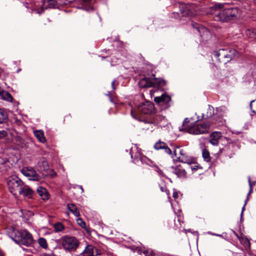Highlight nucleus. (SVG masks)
<instances>
[{
    "label": "nucleus",
    "mask_w": 256,
    "mask_h": 256,
    "mask_svg": "<svg viewBox=\"0 0 256 256\" xmlns=\"http://www.w3.org/2000/svg\"><path fill=\"white\" fill-rule=\"evenodd\" d=\"M208 14L216 21L227 22L240 17L241 11L237 8H224L222 4H217L210 7Z\"/></svg>",
    "instance_id": "nucleus-1"
},
{
    "label": "nucleus",
    "mask_w": 256,
    "mask_h": 256,
    "mask_svg": "<svg viewBox=\"0 0 256 256\" xmlns=\"http://www.w3.org/2000/svg\"><path fill=\"white\" fill-rule=\"evenodd\" d=\"M140 98L142 99V96L136 97L134 102L130 103L129 106L131 115L136 119H138L139 116L142 114H151L154 110V104L149 101L138 103Z\"/></svg>",
    "instance_id": "nucleus-2"
},
{
    "label": "nucleus",
    "mask_w": 256,
    "mask_h": 256,
    "mask_svg": "<svg viewBox=\"0 0 256 256\" xmlns=\"http://www.w3.org/2000/svg\"><path fill=\"white\" fill-rule=\"evenodd\" d=\"M6 232L10 238L20 245L29 246L34 242L32 234L26 230L19 231L14 227L10 226L6 228Z\"/></svg>",
    "instance_id": "nucleus-3"
},
{
    "label": "nucleus",
    "mask_w": 256,
    "mask_h": 256,
    "mask_svg": "<svg viewBox=\"0 0 256 256\" xmlns=\"http://www.w3.org/2000/svg\"><path fill=\"white\" fill-rule=\"evenodd\" d=\"M236 54V51L235 50L229 48H221L213 52V55L218 60L224 63L231 60Z\"/></svg>",
    "instance_id": "nucleus-4"
},
{
    "label": "nucleus",
    "mask_w": 256,
    "mask_h": 256,
    "mask_svg": "<svg viewBox=\"0 0 256 256\" xmlns=\"http://www.w3.org/2000/svg\"><path fill=\"white\" fill-rule=\"evenodd\" d=\"M174 152L176 157V160L188 164L194 162V159L189 155L186 148L177 146L174 149Z\"/></svg>",
    "instance_id": "nucleus-5"
},
{
    "label": "nucleus",
    "mask_w": 256,
    "mask_h": 256,
    "mask_svg": "<svg viewBox=\"0 0 256 256\" xmlns=\"http://www.w3.org/2000/svg\"><path fill=\"white\" fill-rule=\"evenodd\" d=\"M140 88H150L152 86H163L166 84L165 81L161 78H156L152 74V77H144L138 82Z\"/></svg>",
    "instance_id": "nucleus-6"
},
{
    "label": "nucleus",
    "mask_w": 256,
    "mask_h": 256,
    "mask_svg": "<svg viewBox=\"0 0 256 256\" xmlns=\"http://www.w3.org/2000/svg\"><path fill=\"white\" fill-rule=\"evenodd\" d=\"M186 131L190 134H202L208 132L210 124L206 123H196L190 124L186 128Z\"/></svg>",
    "instance_id": "nucleus-7"
},
{
    "label": "nucleus",
    "mask_w": 256,
    "mask_h": 256,
    "mask_svg": "<svg viewBox=\"0 0 256 256\" xmlns=\"http://www.w3.org/2000/svg\"><path fill=\"white\" fill-rule=\"evenodd\" d=\"M7 184L10 192L16 197L20 190H22V182L18 177H10L8 180Z\"/></svg>",
    "instance_id": "nucleus-8"
},
{
    "label": "nucleus",
    "mask_w": 256,
    "mask_h": 256,
    "mask_svg": "<svg viewBox=\"0 0 256 256\" xmlns=\"http://www.w3.org/2000/svg\"><path fill=\"white\" fill-rule=\"evenodd\" d=\"M62 244L63 248L68 251L75 250L79 245L78 240L74 237L70 236L64 237Z\"/></svg>",
    "instance_id": "nucleus-9"
},
{
    "label": "nucleus",
    "mask_w": 256,
    "mask_h": 256,
    "mask_svg": "<svg viewBox=\"0 0 256 256\" xmlns=\"http://www.w3.org/2000/svg\"><path fill=\"white\" fill-rule=\"evenodd\" d=\"M22 173L26 176L28 178L29 180H39L40 176L36 173V170L32 168H25L22 170Z\"/></svg>",
    "instance_id": "nucleus-10"
},
{
    "label": "nucleus",
    "mask_w": 256,
    "mask_h": 256,
    "mask_svg": "<svg viewBox=\"0 0 256 256\" xmlns=\"http://www.w3.org/2000/svg\"><path fill=\"white\" fill-rule=\"evenodd\" d=\"M170 100V97L165 94H162L160 96L155 97L154 98V100L156 102L164 106L165 108H168L170 106L169 102Z\"/></svg>",
    "instance_id": "nucleus-11"
},
{
    "label": "nucleus",
    "mask_w": 256,
    "mask_h": 256,
    "mask_svg": "<svg viewBox=\"0 0 256 256\" xmlns=\"http://www.w3.org/2000/svg\"><path fill=\"white\" fill-rule=\"evenodd\" d=\"M192 26L196 30L204 39L208 38L210 36V32L206 28L196 23L192 24Z\"/></svg>",
    "instance_id": "nucleus-12"
},
{
    "label": "nucleus",
    "mask_w": 256,
    "mask_h": 256,
    "mask_svg": "<svg viewBox=\"0 0 256 256\" xmlns=\"http://www.w3.org/2000/svg\"><path fill=\"white\" fill-rule=\"evenodd\" d=\"M98 250L92 245L87 246L83 252L80 254L81 256H96L98 255Z\"/></svg>",
    "instance_id": "nucleus-13"
},
{
    "label": "nucleus",
    "mask_w": 256,
    "mask_h": 256,
    "mask_svg": "<svg viewBox=\"0 0 256 256\" xmlns=\"http://www.w3.org/2000/svg\"><path fill=\"white\" fill-rule=\"evenodd\" d=\"M22 188V190H20L18 195L22 194L24 196L31 198L33 194L32 190L28 186L24 184H23Z\"/></svg>",
    "instance_id": "nucleus-14"
},
{
    "label": "nucleus",
    "mask_w": 256,
    "mask_h": 256,
    "mask_svg": "<svg viewBox=\"0 0 256 256\" xmlns=\"http://www.w3.org/2000/svg\"><path fill=\"white\" fill-rule=\"evenodd\" d=\"M154 148L156 150L164 149L166 153L168 154H172V150L168 146L167 144L164 142L160 140L155 144Z\"/></svg>",
    "instance_id": "nucleus-15"
},
{
    "label": "nucleus",
    "mask_w": 256,
    "mask_h": 256,
    "mask_svg": "<svg viewBox=\"0 0 256 256\" xmlns=\"http://www.w3.org/2000/svg\"><path fill=\"white\" fill-rule=\"evenodd\" d=\"M222 137V133L219 132H213L210 136V142L213 146L218 144V140Z\"/></svg>",
    "instance_id": "nucleus-16"
},
{
    "label": "nucleus",
    "mask_w": 256,
    "mask_h": 256,
    "mask_svg": "<svg viewBox=\"0 0 256 256\" xmlns=\"http://www.w3.org/2000/svg\"><path fill=\"white\" fill-rule=\"evenodd\" d=\"M173 172L179 178H184L186 174L185 170L180 166L174 168Z\"/></svg>",
    "instance_id": "nucleus-17"
},
{
    "label": "nucleus",
    "mask_w": 256,
    "mask_h": 256,
    "mask_svg": "<svg viewBox=\"0 0 256 256\" xmlns=\"http://www.w3.org/2000/svg\"><path fill=\"white\" fill-rule=\"evenodd\" d=\"M36 190L39 196L42 198V200H46L48 198L49 194L46 188L42 186H39L37 188Z\"/></svg>",
    "instance_id": "nucleus-18"
},
{
    "label": "nucleus",
    "mask_w": 256,
    "mask_h": 256,
    "mask_svg": "<svg viewBox=\"0 0 256 256\" xmlns=\"http://www.w3.org/2000/svg\"><path fill=\"white\" fill-rule=\"evenodd\" d=\"M0 96L3 100L8 102H12L13 98L12 95L7 91L2 90L0 88Z\"/></svg>",
    "instance_id": "nucleus-19"
},
{
    "label": "nucleus",
    "mask_w": 256,
    "mask_h": 256,
    "mask_svg": "<svg viewBox=\"0 0 256 256\" xmlns=\"http://www.w3.org/2000/svg\"><path fill=\"white\" fill-rule=\"evenodd\" d=\"M68 210L71 212L74 216L78 217L80 216V212L77 206L74 204H67Z\"/></svg>",
    "instance_id": "nucleus-20"
},
{
    "label": "nucleus",
    "mask_w": 256,
    "mask_h": 256,
    "mask_svg": "<svg viewBox=\"0 0 256 256\" xmlns=\"http://www.w3.org/2000/svg\"><path fill=\"white\" fill-rule=\"evenodd\" d=\"M8 116L6 112L3 108H0V124H4L7 121Z\"/></svg>",
    "instance_id": "nucleus-21"
},
{
    "label": "nucleus",
    "mask_w": 256,
    "mask_h": 256,
    "mask_svg": "<svg viewBox=\"0 0 256 256\" xmlns=\"http://www.w3.org/2000/svg\"><path fill=\"white\" fill-rule=\"evenodd\" d=\"M34 134L35 136L40 142H46V138L44 136V134L42 130H35L34 132Z\"/></svg>",
    "instance_id": "nucleus-22"
},
{
    "label": "nucleus",
    "mask_w": 256,
    "mask_h": 256,
    "mask_svg": "<svg viewBox=\"0 0 256 256\" xmlns=\"http://www.w3.org/2000/svg\"><path fill=\"white\" fill-rule=\"evenodd\" d=\"M214 114V108L213 107L208 106L207 111L205 114H203L202 118L207 119L211 118Z\"/></svg>",
    "instance_id": "nucleus-23"
},
{
    "label": "nucleus",
    "mask_w": 256,
    "mask_h": 256,
    "mask_svg": "<svg viewBox=\"0 0 256 256\" xmlns=\"http://www.w3.org/2000/svg\"><path fill=\"white\" fill-rule=\"evenodd\" d=\"M24 4L26 8H30L31 10V11L30 12H31V13L36 12V13L40 14H42L44 11V8H42V6L41 10L40 11V10H36L34 6H32V4H28V3H26Z\"/></svg>",
    "instance_id": "nucleus-24"
},
{
    "label": "nucleus",
    "mask_w": 256,
    "mask_h": 256,
    "mask_svg": "<svg viewBox=\"0 0 256 256\" xmlns=\"http://www.w3.org/2000/svg\"><path fill=\"white\" fill-rule=\"evenodd\" d=\"M180 13L182 16H190L191 12L190 11L188 6L185 5H182L180 7Z\"/></svg>",
    "instance_id": "nucleus-25"
},
{
    "label": "nucleus",
    "mask_w": 256,
    "mask_h": 256,
    "mask_svg": "<svg viewBox=\"0 0 256 256\" xmlns=\"http://www.w3.org/2000/svg\"><path fill=\"white\" fill-rule=\"evenodd\" d=\"M46 8H58V2L56 0H48V6L46 7Z\"/></svg>",
    "instance_id": "nucleus-26"
},
{
    "label": "nucleus",
    "mask_w": 256,
    "mask_h": 256,
    "mask_svg": "<svg viewBox=\"0 0 256 256\" xmlns=\"http://www.w3.org/2000/svg\"><path fill=\"white\" fill-rule=\"evenodd\" d=\"M54 231L56 232H62L64 228V226L61 222H57L54 225Z\"/></svg>",
    "instance_id": "nucleus-27"
},
{
    "label": "nucleus",
    "mask_w": 256,
    "mask_h": 256,
    "mask_svg": "<svg viewBox=\"0 0 256 256\" xmlns=\"http://www.w3.org/2000/svg\"><path fill=\"white\" fill-rule=\"evenodd\" d=\"M82 0L84 4H88V6H86L84 8L86 11H90V10H93V9H94L93 7L91 6V2L92 0Z\"/></svg>",
    "instance_id": "nucleus-28"
},
{
    "label": "nucleus",
    "mask_w": 256,
    "mask_h": 256,
    "mask_svg": "<svg viewBox=\"0 0 256 256\" xmlns=\"http://www.w3.org/2000/svg\"><path fill=\"white\" fill-rule=\"evenodd\" d=\"M164 116H162L160 115H156L154 118V120L152 122L155 124H160V121L162 120H164Z\"/></svg>",
    "instance_id": "nucleus-29"
},
{
    "label": "nucleus",
    "mask_w": 256,
    "mask_h": 256,
    "mask_svg": "<svg viewBox=\"0 0 256 256\" xmlns=\"http://www.w3.org/2000/svg\"><path fill=\"white\" fill-rule=\"evenodd\" d=\"M202 157L206 162H208L210 160V153L207 150L204 149L202 150Z\"/></svg>",
    "instance_id": "nucleus-30"
},
{
    "label": "nucleus",
    "mask_w": 256,
    "mask_h": 256,
    "mask_svg": "<svg viewBox=\"0 0 256 256\" xmlns=\"http://www.w3.org/2000/svg\"><path fill=\"white\" fill-rule=\"evenodd\" d=\"M38 242L44 248H46L48 247L46 241L44 238H40Z\"/></svg>",
    "instance_id": "nucleus-31"
},
{
    "label": "nucleus",
    "mask_w": 256,
    "mask_h": 256,
    "mask_svg": "<svg viewBox=\"0 0 256 256\" xmlns=\"http://www.w3.org/2000/svg\"><path fill=\"white\" fill-rule=\"evenodd\" d=\"M241 243L246 248H249L250 246V242L247 238H242L240 240Z\"/></svg>",
    "instance_id": "nucleus-32"
},
{
    "label": "nucleus",
    "mask_w": 256,
    "mask_h": 256,
    "mask_svg": "<svg viewBox=\"0 0 256 256\" xmlns=\"http://www.w3.org/2000/svg\"><path fill=\"white\" fill-rule=\"evenodd\" d=\"M76 222L78 224L80 225L82 228H85L86 227V222L81 218H78L76 220Z\"/></svg>",
    "instance_id": "nucleus-33"
},
{
    "label": "nucleus",
    "mask_w": 256,
    "mask_h": 256,
    "mask_svg": "<svg viewBox=\"0 0 256 256\" xmlns=\"http://www.w3.org/2000/svg\"><path fill=\"white\" fill-rule=\"evenodd\" d=\"M56 2H58V8L60 6L66 5L69 2L67 0H56Z\"/></svg>",
    "instance_id": "nucleus-34"
},
{
    "label": "nucleus",
    "mask_w": 256,
    "mask_h": 256,
    "mask_svg": "<svg viewBox=\"0 0 256 256\" xmlns=\"http://www.w3.org/2000/svg\"><path fill=\"white\" fill-rule=\"evenodd\" d=\"M8 136V132L5 130H0V139L4 138Z\"/></svg>",
    "instance_id": "nucleus-35"
},
{
    "label": "nucleus",
    "mask_w": 256,
    "mask_h": 256,
    "mask_svg": "<svg viewBox=\"0 0 256 256\" xmlns=\"http://www.w3.org/2000/svg\"><path fill=\"white\" fill-rule=\"evenodd\" d=\"M144 254L146 255V256H153L154 253L151 252L150 254H148V250H145L144 252Z\"/></svg>",
    "instance_id": "nucleus-36"
},
{
    "label": "nucleus",
    "mask_w": 256,
    "mask_h": 256,
    "mask_svg": "<svg viewBox=\"0 0 256 256\" xmlns=\"http://www.w3.org/2000/svg\"><path fill=\"white\" fill-rule=\"evenodd\" d=\"M255 103H256V102L255 100H252L250 104V107L254 112H256V110H252V105L254 104Z\"/></svg>",
    "instance_id": "nucleus-37"
},
{
    "label": "nucleus",
    "mask_w": 256,
    "mask_h": 256,
    "mask_svg": "<svg viewBox=\"0 0 256 256\" xmlns=\"http://www.w3.org/2000/svg\"><path fill=\"white\" fill-rule=\"evenodd\" d=\"M198 165H196V164H195L194 166H191V169L193 171L196 170L198 169Z\"/></svg>",
    "instance_id": "nucleus-38"
},
{
    "label": "nucleus",
    "mask_w": 256,
    "mask_h": 256,
    "mask_svg": "<svg viewBox=\"0 0 256 256\" xmlns=\"http://www.w3.org/2000/svg\"><path fill=\"white\" fill-rule=\"evenodd\" d=\"M42 162H43V165L44 166V170L46 169L48 167V164H47L46 162L44 160H43Z\"/></svg>",
    "instance_id": "nucleus-39"
},
{
    "label": "nucleus",
    "mask_w": 256,
    "mask_h": 256,
    "mask_svg": "<svg viewBox=\"0 0 256 256\" xmlns=\"http://www.w3.org/2000/svg\"><path fill=\"white\" fill-rule=\"evenodd\" d=\"M247 200H248V198L246 200V201H245V204H244V206H243V207H242V214L243 211L244 210V207H245V206H246V204Z\"/></svg>",
    "instance_id": "nucleus-40"
},
{
    "label": "nucleus",
    "mask_w": 256,
    "mask_h": 256,
    "mask_svg": "<svg viewBox=\"0 0 256 256\" xmlns=\"http://www.w3.org/2000/svg\"><path fill=\"white\" fill-rule=\"evenodd\" d=\"M115 82H116L115 80H114L112 81V87L113 88V90H115V88L114 86Z\"/></svg>",
    "instance_id": "nucleus-41"
},
{
    "label": "nucleus",
    "mask_w": 256,
    "mask_h": 256,
    "mask_svg": "<svg viewBox=\"0 0 256 256\" xmlns=\"http://www.w3.org/2000/svg\"><path fill=\"white\" fill-rule=\"evenodd\" d=\"M178 196V194L176 192L173 193V197L174 198H176Z\"/></svg>",
    "instance_id": "nucleus-42"
},
{
    "label": "nucleus",
    "mask_w": 256,
    "mask_h": 256,
    "mask_svg": "<svg viewBox=\"0 0 256 256\" xmlns=\"http://www.w3.org/2000/svg\"><path fill=\"white\" fill-rule=\"evenodd\" d=\"M160 190H162V192H164V189H165V187L164 186H160Z\"/></svg>",
    "instance_id": "nucleus-43"
},
{
    "label": "nucleus",
    "mask_w": 256,
    "mask_h": 256,
    "mask_svg": "<svg viewBox=\"0 0 256 256\" xmlns=\"http://www.w3.org/2000/svg\"><path fill=\"white\" fill-rule=\"evenodd\" d=\"M0 256H4L3 253L0 250Z\"/></svg>",
    "instance_id": "nucleus-44"
},
{
    "label": "nucleus",
    "mask_w": 256,
    "mask_h": 256,
    "mask_svg": "<svg viewBox=\"0 0 256 256\" xmlns=\"http://www.w3.org/2000/svg\"><path fill=\"white\" fill-rule=\"evenodd\" d=\"M110 102H112V98L110 96Z\"/></svg>",
    "instance_id": "nucleus-45"
},
{
    "label": "nucleus",
    "mask_w": 256,
    "mask_h": 256,
    "mask_svg": "<svg viewBox=\"0 0 256 256\" xmlns=\"http://www.w3.org/2000/svg\"><path fill=\"white\" fill-rule=\"evenodd\" d=\"M174 14L178 15V13H176V14L174 13Z\"/></svg>",
    "instance_id": "nucleus-46"
},
{
    "label": "nucleus",
    "mask_w": 256,
    "mask_h": 256,
    "mask_svg": "<svg viewBox=\"0 0 256 256\" xmlns=\"http://www.w3.org/2000/svg\"><path fill=\"white\" fill-rule=\"evenodd\" d=\"M80 188L82 190H83L82 188V186H80Z\"/></svg>",
    "instance_id": "nucleus-47"
}]
</instances>
